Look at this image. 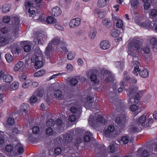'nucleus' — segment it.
Segmentation results:
<instances>
[{"mask_svg": "<svg viewBox=\"0 0 157 157\" xmlns=\"http://www.w3.org/2000/svg\"><path fill=\"white\" fill-rule=\"evenodd\" d=\"M3 81L6 83H10L13 80V76L9 74H7L5 75L4 77Z\"/></svg>", "mask_w": 157, "mask_h": 157, "instance_id": "obj_32", "label": "nucleus"}, {"mask_svg": "<svg viewBox=\"0 0 157 157\" xmlns=\"http://www.w3.org/2000/svg\"><path fill=\"white\" fill-rule=\"evenodd\" d=\"M150 43L153 51L155 52H157V38L155 36H150Z\"/></svg>", "mask_w": 157, "mask_h": 157, "instance_id": "obj_14", "label": "nucleus"}, {"mask_svg": "<svg viewBox=\"0 0 157 157\" xmlns=\"http://www.w3.org/2000/svg\"><path fill=\"white\" fill-rule=\"evenodd\" d=\"M102 25L107 28H110L112 26V23L111 21L109 19L104 18L102 20Z\"/></svg>", "mask_w": 157, "mask_h": 157, "instance_id": "obj_26", "label": "nucleus"}, {"mask_svg": "<svg viewBox=\"0 0 157 157\" xmlns=\"http://www.w3.org/2000/svg\"><path fill=\"white\" fill-rule=\"evenodd\" d=\"M117 141L121 144H126L129 141V137L126 135L122 136L121 139H118Z\"/></svg>", "mask_w": 157, "mask_h": 157, "instance_id": "obj_24", "label": "nucleus"}, {"mask_svg": "<svg viewBox=\"0 0 157 157\" xmlns=\"http://www.w3.org/2000/svg\"><path fill=\"white\" fill-rule=\"evenodd\" d=\"M74 134L73 131L71 130L67 133L66 135H64L63 136V138L66 141L69 142L72 140Z\"/></svg>", "mask_w": 157, "mask_h": 157, "instance_id": "obj_23", "label": "nucleus"}, {"mask_svg": "<svg viewBox=\"0 0 157 157\" xmlns=\"http://www.w3.org/2000/svg\"><path fill=\"white\" fill-rule=\"evenodd\" d=\"M46 18L43 15H41L39 17L38 21L40 22L43 23L45 22Z\"/></svg>", "mask_w": 157, "mask_h": 157, "instance_id": "obj_59", "label": "nucleus"}, {"mask_svg": "<svg viewBox=\"0 0 157 157\" xmlns=\"http://www.w3.org/2000/svg\"><path fill=\"white\" fill-rule=\"evenodd\" d=\"M59 87V84L58 83H56L53 84L50 88V89L53 90H56L54 92V95L55 97L58 98L59 99H61L63 96L62 94V92L60 90H56V89L58 88Z\"/></svg>", "mask_w": 157, "mask_h": 157, "instance_id": "obj_11", "label": "nucleus"}, {"mask_svg": "<svg viewBox=\"0 0 157 157\" xmlns=\"http://www.w3.org/2000/svg\"><path fill=\"white\" fill-rule=\"evenodd\" d=\"M142 157H147L149 155V152L147 150H144L141 153Z\"/></svg>", "mask_w": 157, "mask_h": 157, "instance_id": "obj_58", "label": "nucleus"}, {"mask_svg": "<svg viewBox=\"0 0 157 157\" xmlns=\"http://www.w3.org/2000/svg\"><path fill=\"white\" fill-rule=\"evenodd\" d=\"M146 121V117L144 115H142L138 119V121L141 124V125L143 126H145V123Z\"/></svg>", "mask_w": 157, "mask_h": 157, "instance_id": "obj_39", "label": "nucleus"}, {"mask_svg": "<svg viewBox=\"0 0 157 157\" xmlns=\"http://www.w3.org/2000/svg\"><path fill=\"white\" fill-rule=\"evenodd\" d=\"M6 150L8 152H11L9 155V156H17V153L15 151H13V147L10 144L7 145L6 146Z\"/></svg>", "mask_w": 157, "mask_h": 157, "instance_id": "obj_17", "label": "nucleus"}, {"mask_svg": "<svg viewBox=\"0 0 157 157\" xmlns=\"http://www.w3.org/2000/svg\"><path fill=\"white\" fill-rule=\"evenodd\" d=\"M43 57V55L42 52L39 50L31 58L32 62L34 63V66L36 69H38L43 66V64L42 61Z\"/></svg>", "mask_w": 157, "mask_h": 157, "instance_id": "obj_6", "label": "nucleus"}, {"mask_svg": "<svg viewBox=\"0 0 157 157\" xmlns=\"http://www.w3.org/2000/svg\"><path fill=\"white\" fill-rule=\"evenodd\" d=\"M96 29L94 27L91 28L88 33L89 38L91 39H94L96 36Z\"/></svg>", "mask_w": 157, "mask_h": 157, "instance_id": "obj_29", "label": "nucleus"}, {"mask_svg": "<svg viewBox=\"0 0 157 157\" xmlns=\"http://www.w3.org/2000/svg\"><path fill=\"white\" fill-rule=\"evenodd\" d=\"M8 86L6 84H1L0 85V92L2 93L6 91L8 89Z\"/></svg>", "mask_w": 157, "mask_h": 157, "instance_id": "obj_46", "label": "nucleus"}, {"mask_svg": "<svg viewBox=\"0 0 157 157\" xmlns=\"http://www.w3.org/2000/svg\"><path fill=\"white\" fill-rule=\"evenodd\" d=\"M5 138L4 132L0 131V146L5 144Z\"/></svg>", "mask_w": 157, "mask_h": 157, "instance_id": "obj_41", "label": "nucleus"}, {"mask_svg": "<svg viewBox=\"0 0 157 157\" xmlns=\"http://www.w3.org/2000/svg\"><path fill=\"white\" fill-rule=\"evenodd\" d=\"M46 20L47 23L49 24H52L53 25L55 23H57L56 19L52 16L48 17Z\"/></svg>", "mask_w": 157, "mask_h": 157, "instance_id": "obj_35", "label": "nucleus"}, {"mask_svg": "<svg viewBox=\"0 0 157 157\" xmlns=\"http://www.w3.org/2000/svg\"><path fill=\"white\" fill-rule=\"evenodd\" d=\"M54 121L52 119H49L48 121L46 123V126L51 127L53 126L54 124Z\"/></svg>", "mask_w": 157, "mask_h": 157, "instance_id": "obj_54", "label": "nucleus"}, {"mask_svg": "<svg viewBox=\"0 0 157 157\" xmlns=\"http://www.w3.org/2000/svg\"><path fill=\"white\" fill-rule=\"evenodd\" d=\"M110 35L113 37H116L118 36L119 35L118 31L116 29L111 30L110 32Z\"/></svg>", "mask_w": 157, "mask_h": 157, "instance_id": "obj_40", "label": "nucleus"}, {"mask_svg": "<svg viewBox=\"0 0 157 157\" xmlns=\"http://www.w3.org/2000/svg\"><path fill=\"white\" fill-rule=\"evenodd\" d=\"M97 12L98 17L100 18H102L105 16L104 12L103 10H97Z\"/></svg>", "mask_w": 157, "mask_h": 157, "instance_id": "obj_51", "label": "nucleus"}, {"mask_svg": "<svg viewBox=\"0 0 157 157\" xmlns=\"http://www.w3.org/2000/svg\"><path fill=\"white\" fill-rule=\"evenodd\" d=\"M21 50L20 47H17L16 48H13L12 49V52L14 56H17L21 52Z\"/></svg>", "mask_w": 157, "mask_h": 157, "instance_id": "obj_38", "label": "nucleus"}, {"mask_svg": "<svg viewBox=\"0 0 157 157\" xmlns=\"http://www.w3.org/2000/svg\"><path fill=\"white\" fill-rule=\"evenodd\" d=\"M131 6L134 9H136L139 5L138 0H130Z\"/></svg>", "mask_w": 157, "mask_h": 157, "instance_id": "obj_36", "label": "nucleus"}, {"mask_svg": "<svg viewBox=\"0 0 157 157\" xmlns=\"http://www.w3.org/2000/svg\"><path fill=\"white\" fill-rule=\"evenodd\" d=\"M27 78L26 75L25 73H20L19 75V80L21 81H24Z\"/></svg>", "mask_w": 157, "mask_h": 157, "instance_id": "obj_50", "label": "nucleus"}, {"mask_svg": "<svg viewBox=\"0 0 157 157\" xmlns=\"http://www.w3.org/2000/svg\"><path fill=\"white\" fill-rule=\"evenodd\" d=\"M94 70H90L86 72V74L87 76H90V80L94 82V89L97 90L98 89L99 86H100V85L99 86V81L97 79L96 75L94 74Z\"/></svg>", "mask_w": 157, "mask_h": 157, "instance_id": "obj_9", "label": "nucleus"}, {"mask_svg": "<svg viewBox=\"0 0 157 157\" xmlns=\"http://www.w3.org/2000/svg\"><path fill=\"white\" fill-rule=\"evenodd\" d=\"M133 19L137 24L141 27L157 32V21L154 23L147 19L146 22H142L140 19L138 17H134Z\"/></svg>", "mask_w": 157, "mask_h": 157, "instance_id": "obj_2", "label": "nucleus"}, {"mask_svg": "<svg viewBox=\"0 0 157 157\" xmlns=\"http://www.w3.org/2000/svg\"><path fill=\"white\" fill-rule=\"evenodd\" d=\"M95 151L97 154H100L101 156H103V154H105L106 152V149L105 146H102L101 147H98V149H96Z\"/></svg>", "mask_w": 157, "mask_h": 157, "instance_id": "obj_31", "label": "nucleus"}, {"mask_svg": "<svg viewBox=\"0 0 157 157\" xmlns=\"http://www.w3.org/2000/svg\"><path fill=\"white\" fill-rule=\"evenodd\" d=\"M53 48V46L50 44L49 43L48 45L46 47L45 51V54L47 56V58L50 59L51 55H52V52Z\"/></svg>", "mask_w": 157, "mask_h": 157, "instance_id": "obj_15", "label": "nucleus"}, {"mask_svg": "<svg viewBox=\"0 0 157 157\" xmlns=\"http://www.w3.org/2000/svg\"><path fill=\"white\" fill-rule=\"evenodd\" d=\"M150 2H145L144 4V8L147 10L151 6Z\"/></svg>", "mask_w": 157, "mask_h": 157, "instance_id": "obj_62", "label": "nucleus"}, {"mask_svg": "<svg viewBox=\"0 0 157 157\" xmlns=\"http://www.w3.org/2000/svg\"><path fill=\"white\" fill-rule=\"evenodd\" d=\"M128 54L137 58L136 57V52L141 53L143 51L146 54H148L150 52V49L148 46L144 47L142 49L140 46V40L136 38L130 39L128 42L127 46Z\"/></svg>", "mask_w": 157, "mask_h": 157, "instance_id": "obj_1", "label": "nucleus"}, {"mask_svg": "<svg viewBox=\"0 0 157 157\" xmlns=\"http://www.w3.org/2000/svg\"><path fill=\"white\" fill-rule=\"evenodd\" d=\"M138 87L135 89L130 88L127 91V94L129 97L128 100L129 104L135 102V103H139V101L140 94L137 92Z\"/></svg>", "mask_w": 157, "mask_h": 157, "instance_id": "obj_7", "label": "nucleus"}, {"mask_svg": "<svg viewBox=\"0 0 157 157\" xmlns=\"http://www.w3.org/2000/svg\"><path fill=\"white\" fill-rule=\"evenodd\" d=\"M24 65V63L22 61L18 62L14 66L13 68V71L14 72H17L21 68L23 67Z\"/></svg>", "mask_w": 157, "mask_h": 157, "instance_id": "obj_25", "label": "nucleus"}, {"mask_svg": "<svg viewBox=\"0 0 157 157\" xmlns=\"http://www.w3.org/2000/svg\"><path fill=\"white\" fill-rule=\"evenodd\" d=\"M37 98L34 96H32L30 98V103L31 104H33L35 103L37 101Z\"/></svg>", "mask_w": 157, "mask_h": 157, "instance_id": "obj_57", "label": "nucleus"}, {"mask_svg": "<svg viewBox=\"0 0 157 157\" xmlns=\"http://www.w3.org/2000/svg\"><path fill=\"white\" fill-rule=\"evenodd\" d=\"M33 80L28 79L23 84L22 86L24 88H26L32 85Z\"/></svg>", "mask_w": 157, "mask_h": 157, "instance_id": "obj_37", "label": "nucleus"}, {"mask_svg": "<svg viewBox=\"0 0 157 157\" xmlns=\"http://www.w3.org/2000/svg\"><path fill=\"white\" fill-rule=\"evenodd\" d=\"M149 17L152 19H154L157 16V10L153 9L149 13Z\"/></svg>", "mask_w": 157, "mask_h": 157, "instance_id": "obj_33", "label": "nucleus"}, {"mask_svg": "<svg viewBox=\"0 0 157 157\" xmlns=\"http://www.w3.org/2000/svg\"><path fill=\"white\" fill-rule=\"evenodd\" d=\"M47 36L42 34H37L34 39V41L36 44H42L43 42L47 40Z\"/></svg>", "mask_w": 157, "mask_h": 157, "instance_id": "obj_12", "label": "nucleus"}, {"mask_svg": "<svg viewBox=\"0 0 157 157\" xmlns=\"http://www.w3.org/2000/svg\"><path fill=\"white\" fill-rule=\"evenodd\" d=\"M120 87L119 88L118 90L119 93H120L124 89L125 85V82L123 81L120 82Z\"/></svg>", "mask_w": 157, "mask_h": 157, "instance_id": "obj_53", "label": "nucleus"}, {"mask_svg": "<svg viewBox=\"0 0 157 157\" xmlns=\"http://www.w3.org/2000/svg\"><path fill=\"white\" fill-rule=\"evenodd\" d=\"M115 130L114 126L113 125H109L108 128L105 130L104 132L105 136L106 137H109L111 133L113 132Z\"/></svg>", "mask_w": 157, "mask_h": 157, "instance_id": "obj_19", "label": "nucleus"}, {"mask_svg": "<svg viewBox=\"0 0 157 157\" xmlns=\"http://www.w3.org/2000/svg\"><path fill=\"white\" fill-rule=\"evenodd\" d=\"M53 25H54L55 27L58 30H60L61 31H63L64 30V29L63 27L62 26L59 25L57 23H57H55V24H54Z\"/></svg>", "mask_w": 157, "mask_h": 157, "instance_id": "obj_56", "label": "nucleus"}, {"mask_svg": "<svg viewBox=\"0 0 157 157\" xmlns=\"http://www.w3.org/2000/svg\"><path fill=\"white\" fill-rule=\"evenodd\" d=\"M124 118L126 119V117L125 115H123V117L120 118L119 117H117L116 119V122L119 125V126L121 128H123L124 126L125 123H124L123 121L124 120Z\"/></svg>", "mask_w": 157, "mask_h": 157, "instance_id": "obj_22", "label": "nucleus"}, {"mask_svg": "<svg viewBox=\"0 0 157 157\" xmlns=\"http://www.w3.org/2000/svg\"><path fill=\"white\" fill-rule=\"evenodd\" d=\"M15 123L14 120L12 118H9L7 120V121L5 122L4 124L6 127H8L9 126L13 125Z\"/></svg>", "mask_w": 157, "mask_h": 157, "instance_id": "obj_34", "label": "nucleus"}, {"mask_svg": "<svg viewBox=\"0 0 157 157\" xmlns=\"http://www.w3.org/2000/svg\"><path fill=\"white\" fill-rule=\"evenodd\" d=\"M94 118L92 116H90L88 119V122L89 124L91 126L94 127Z\"/></svg>", "mask_w": 157, "mask_h": 157, "instance_id": "obj_52", "label": "nucleus"}, {"mask_svg": "<svg viewBox=\"0 0 157 157\" xmlns=\"http://www.w3.org/2000/svg\"><path fill=\"white\" fill-rule=\"evenodd\" d=\"M33 132L35 134L37 133L39 131V128L37 126H34L32 129Z\"/></svg>", "mask_w": 157, "mask_h": 157, "instance_id": "obj_60", "label": "nucleus"}, {"mask_svg": "<svg viewBox=\"0 0 157 157\" xmlns=\"http://www.w3.org/2000/svg\"><path fill=\"white\" fill-rule=\"evenodd\" d=\"M130 109L132 111H135L138 109V107L135 105H132L130 106Z\"/></svg>", "mask_w": 157, "mask_h": 157, "instance_id": "obj_63", "label": "nucleus"}, {"mask_svg": "<svg viewBox=\"0 0 157 157\" xmlns=\"http://www.w3.org/2000/svg\"><path fill=\"white\" fill-rule=\"evenodd\" d=\"M80 23V19L77 17L71 20L69 23V26L71 28H75L79 25Z\"/></svg>", "mask_w": 157, "mask_h": 157, "instance_id": "obj_16", "label": "nucleus"}, {"mask_svg": "<svg viewBox=\"0 0 157 157\" xmlns=\"http://www.w3.org/2000/svg\"><path fill=\"white\" fill-rule=\"evenodd\" d=\"M116 25L117 28L122 29L124 25L123 21L121 19L118 20L116 24Z\"/></svg>", "mask_w": 157, "mask_h": 157, "instance_id": "obj_45", "label": "nucleus"}, {"mask_svg": "<svg viewBox=\"0 0 157 157\" xmlns=\"http://www.w3.org/2000/svg\"><path fill=\"white\" fill-rule=\"evenodd\" d=\"M20 109L21 114L23 117L25 116L28 114L29 106L28 104L23 103L20 106Z\"/></svg>", "mask_w": 157, "mask_h": 157, "instance_id": "obj_13", "label": "nucleus"}, {"mask_svg": "<svg viewBox=\"0 0 157 157\" xmlns=\"http://www.w3.org/2000/svg\"><path fill=\"white\" fill-rule=\"evenodd\" d=\"M100 71L101 78L107 82H112L113 81L114 75L110 71L104 69H102Z\"/></svg>", "mask_w": 157, "mask_h": 157, "instance_id": "obj_8", "label": "nucleus"}, {"mask_svg": "<svg viewBox=\"0 0 157 157\" xmlns=\"http://www.w3.org/2000/svg\"><path fill=\"white\" fill-rule=\"evenodd\" d=\"M50 44L52 46H55L56 48H59L62 50L66 52H68L67 48V44L66 41L63 39H61L60 37L56 36L52 39L49 42Z\"/></svg>", "mask_w": 157, "mask_h": 157, "instance_id": "obj_5", "label": "nucleus"}, {"mask_svg": "<svg viewBox=\"0 0 157 157\" xmlns=\"http://www.w3.org/2000/svg\"><path fill=\"white\" fill-rule=\"evenodd\" d=\"M140 63L138 61H133L132 62L131 65L134 67L132 72L133 74L135 76H138L139 73L140 76L143 78H146L148 75V72L145 68L140 69L139 68Z\"/></svg>", "mask_w": 157, "mask_h": 157, "instance_id": "obj_4", "label": "nucleus"}, {"mask_svg": "<svg viewBox=\"0 0 157 157\" xmlns=\"http://www.w3.org/2000/svg\"><path fill=\"white\" fill-rule=\"evenodd\" d=\"M66 61V59L65 58H63L60 59L58 61V63L59 65H61L64 63Z\"/></svg>", "mask_w": 157, "mask_h": 157, "instance_id": "obj_61", "label": "nucleus"}, {"mask_svg": "<svg viewBox=\"0 0 157 157\" xmlns=\"http://www.w3.org/2000/svg\"><path fill=\"white\" fill-rule=\"evenodd\" d=\"M5 57L6 61L8 63H11L13 59V56L10 54L9 53L5 55Z\"/></svg>", "mask_w": 157, "mask_h": 157, "instance_id": "obj_44", "label": "nucleus"}, {"mask_svg": "<svg viewBox=\"0 0 157 157\" xmlns=\"http://www.w3.org/2000/svg\"><path fill=\"white\" fill-rule=\"evenodd\" d=\"M85 135L84 136L83 140L85 142H89L92 137V134L89 131H86L85 132Z\"/></svg>", "mask_w": 157, "mask_h": 157, "instance_id": "obj_28", "label": "nucleus"}, {"mask_svg": "<svg viewBox=\"0 0 157 157\" xmlns=\"http://www.w3.org/2000/svg\"><path fill=\"white\" fill-rule=\"evenodd\" d=\"M45 132L48 135L50 136L53 134V131L52 129L49 127L46 129Z\"/></svg>", "mask_w": 157, "mask_h": 157, "instance_id": "obj_55", "label": "nucleus"}, {"mask_svg": "<svg viewBox=\"0 0 157 157\" xmlns=\"http://www.w3.org/2000/svg\"><path fill=\"white\" fill-rule=\"evenodd\" d=\"M75 52H71L69 53L67 55V58L68 60H72L75 58Z\"/></svg>", "mask_w": 157, "mask_h": 157, "instance_id": "obj_47", "label": "nucleus"}, {"mask_svg": "<svg viewBox=\"0 0 157 157\" xmlns=\"http://www.w3.org/2000/svg\"><path fill=\"white\" fill-rule=\"evenodd\" d=\"M97 121L102 124H104L105 123L106 121L101 115H99L98 116L97 118Z\"/></svg>", "mask_w": 157, "mask_h": 157, "instance_id": "obj_48", "label": "nucleus"}, {"mask_svg": "<svg viewBox=\"0 0 157 157\" xmlns=\"http://www.w3.org/2000/svg\"><path fill=\"white\" fill-rule=\"evenodd\" d=\"M10 21L13 23V25L11 27L13 30L12 32L14 35H15L16 32L19 30L20 27V19L17 16L13 15L12 16L11 18L9 16H5L3 17L2 19L3 22L5 23H8Z\"/></svg>", "mask_w": 157, "mask_h": 157, "instance_id": "obj_3", "label": "nucleus"}, {"mask_svg": "<svg viewBox=\"0 0 157 157\" xmlns=\"http://www.w3.org/2000/svg\"><path fill=\"white\" fill-rule=\"evenodd\" d=\"M110 47V44L107 40H103L100 43V47L103 50H107Z\"/></svg>", "mask_w": 157, "mask_h": 157, "instance_id": "obj_20", "label": "nucleus"}, {"mask_svg": "<svg viewBox=\"0 0 157 157\" xmlns=\"http://www.w3.org/2000/svg\"><path fill=\"white\" fill-rule=\"evenodd\" d=\"M140 129L139 125L138 124H132L130 127L129 132L131 133H137L139 132Z\"/></svg>", "mask_w": 157, "mask_h": 157, "instance_id": "obj_21", "label": "nucleus"}, {"mask_svg": "<svg viewBox=\"0 0 157 157\" xmlns=\"http://www.w3.org/2000/svg\"><path fill=\"white\" fill-rule=\"evenodd\" d=\"M78 82L77 80L74 78H72L70 81L71 85L73 86H75L78 83Z\"/></svg>", "mask_w": 157, "mask_h": 157, "instance_id": "obj_64", "label": "nucleus"}, {"mask_svg": "<svg viewBox=\"0 0 157 157\" xmlns=\"http://www.w3.org/2000/svg\"><path fill=\"white\" fill-rule=\"evenodd\" d=\"M25 8V9H28V12L29 14V16L33 17L36 14L35 10H33V4L29 0L27 1L24 3Z\"/></svg>", "mask_w": 157, "mask_h": 157, "instance_id": "obj_10", "label": "nucleus"}, {"mask_svg": "<svg viewBox=\"0 0 157 157\" xmlns=\"http://www.w3.org/2000/svg\"><path fill=\"white\" fill-rule=\"evenodd\" d=\"M114 65L118 69L122 70L124 67V65L123 63H122L119 61H117L115 62Z\"/></svg>", "mask_w": 157, "mask_h": 157, "instance_id": "obj_49", "label": "nucleus"}, {"mask_svg": "<svg viewBox=\"0 0 157 157\" xmlns=\"http://www.w3.org/2000/svg\"><path fill=\"white\" fill-rule=\"evenodd\" d=\"M19 86V82L17 81H14L10 85L9 89L10 91L16 90L18 88Z\"/></svg>", "mask_w": 157, "mask_h": 157, "instance_id": "obj_30", "label": "nucleus"}, {"mask_svg": "<svg viewBox=\"0 0 157 157\" xmlns=\"http://www.w3.org/2000/svg\"><path fill=\"white\" fill-rule=\"evenodd\" d=\"M10 6L9 4L4 5L2 7V11L4 13H6L10 10Z\"/></svg>", "mask_w": 157, "mask_h": 157, "instance_id": "obj_42", "label": "nucleus"}, {"mask_svg": "<svg viewBox=\"0 0 157 157\" xmlns=\"http://www.w3.org/2000/svg\"><path fill=\"white\" fill-rule=\"evenodd\" d=\"M45 73V71L44 69H41L34 74V76L35 77H39L42 76Z\"/></svg>", "mask_w": 157, "mask_h": 157, "instance_id": "obj_43", "label": "nucleus"}, {"mask_svg": "<svg viewBox=\"0 0 157 157\" xmlns=\"http://www.w3.org/2000/svg\"><path fill=\"white\" fill-rule=\"evenodd\" d=\"M17 144L15 145V148L17 150V151L18 153H22L24 151V149L23 147V146L19 142H16Z\"/></svg>", "mask_w": 157, "mask_h": 157, "instance_id": "obj_27", "label": "nucleus"}, {"mask_svg": "<svg viewBox=\"0 0 157 157\" xmlns=\"http://www.w3.org/2000/svg\"><path fill=\"white\" fill-rule=\"evenodd\" d=\"M62 13V10L58 6H56L53 8L51 11L52 15L55 17L60 15Z\"/></svg>", "mask_w": 157, "mask_h": 157, "instance_id": "obj_18", "label": "nucleus"}]
</instances>
